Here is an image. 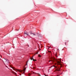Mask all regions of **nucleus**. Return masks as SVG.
<instances>
[{
  "mask_svg": "<svg viewBox=\"0 0 76 76\" xmlns=\"http://www.w3.org/2000/svg\"><path fill=\"white\" fill-rule=\"evenodd\" d=\"M26 68H25L23 70H20L19 69L17 70L19 72H23L24 73H25V72L26 70Z\"/></svg>",
  "mask_w": 76,
  "mask_h": 76,
  "instance_id": "1",
  "label": "nucleus"
},
{
  "mask_svg": "<svg viewBox=\"0 0 76 76\" xmlns=\"http://www.w3.org/2000/svg\"><path fill=\"white\" fill-rule=\"evenodd\" d=\"M57 63L58 65H60V67H62V65L61 64H60V63H61V62L60 61H57Z\"/></svg>",
  "mask_w": 76,
  "mask_h": 76,
  "instance_id": "2",
  "label": "nucleus"
},
{
  "mask_svg": "<svg viewBox=\"0 0 76 76\" xmlns=\"http://www.w3.org/2000/svg\"><path fill=\"white\" fill-rule=\"evenodd\" d=\"M50 58L51 59H52V60L51 61H49V62L50 61H54V60H55V58H54L52 57Z\"/></svg>",
  "mask_w": 76,
  "mask_h": 76,
  "instance_id": "3",
  "label": "nucleus"
},
{
  "mask_svg": "<svg viewBox=\"0 0 76 76\" xmlns=\"http://www.w3.org/2000/svg\"><path fill=\"white\" fill-rule=\"evenodd\" d=\"M34 56H33L32 58H31L30 59L31 60H33V61H35L36 60H35V59H34Z\"/></svg>",
  "mask_w": 76,
  "mask_h": 76,
  "instance_id": "4",
  "label": "nucleus"
},
{
  "mask_svg": "<svg viewBox=\"0 0 76 76\" xmlns=\"http://www.w3.org/2000/svg\"><path fill=\"white\" fill-rule=\"evenodd\" d=\"M28 32H25L24 33V34L25 35H29H29L28 34Z\"/></svg>",
  "mask_w": 76,
  "mask_h": 76,
  "instance_id": "5",
  "label": "nucleus"
},
{
  "mask_svg": "<svg viewBox=\"0 0 76 76\" xmlns=\"http://www.w3.org/2000/svg\"><path fill=\"white\" fill-rule=\"evenodd\" d=\"M30 33L31 34H33V35H35V34L34 33H32V32L31 31H30Z\"/></svg>",
  "mask_w": 76,
  "mask_h": 76,
  "instance_id": "6",
  "label": "nucleus"
},
{
  "mask_svg": "<svg viewBox=\"0 0 76 76\" xmlns=\"http://www.w3.org/2000/svg\"><path fill=\"white\" fill-rule=\"evenodd\" d=\"M60 68H58L57 69H56L57 71H60Z\"/></svg>",
  "mask_w": 76,
  "mask_h": 76,
  "instance_id": "7",
  "label": "nucleus"
},
{
  "mask_svg": "<svg viewBox=\"0 0 76 76\" xmlns=\"http://www.w3.org/2000/svg\"><path fill=\"white\" fill-rule=\"evenodd\" d=\"M8 60L7 59H4V61H7Z\"/></svg>",
  "mask_w": 76,
  "mask_h": 76,
  "instance_id": "8",
  "label": "nucleus"
},
{
  "mask_svg": "<svg viewBox=\"0 0 76 76\" xmlns=\"http://www.w3.org/2000/svg\"><path fill=\"white\" fill-rule=\"evenodd\" d=\"M12 73H15V75H16V73L14 72H13Z\"/></svg>",
  "mask_w": 76,
  "mask_h": 76,
  "instance_id": "9",
  "label": "nucleus"
},
{
  "mask_svg": "<svg viewBox=\"0 0 76 76\" xmlns=\"http://www.w3.org/2000/svg\"><path fill=\"white\" fill-rule=\"evenodd\" d=\"M66 42H65V45H66Z\"/></svg>",
  "mask_w": 76,
  "mask_h": 76,
  "instance_id": "10",
  "label": "nucleus"
},
{
  "mask_svg": "<svg viewBox=\"0 0 76 76\" xmlns=\"http://www.w3.org/2000/svg\"><path fill=\"white\" fill-rule=\"evenodd\" d=\"M39 56L40 57H41V56L39 55Z\"/></svg>",
  "mask_w": 76,
  "mask_h": 76,
  "instance_id": "11",
  "label": "nucleus"
},
{
  "mask_svg": "<svg viewBox=\"0 0 76 76\" xmlns=\"http://www.w3.org/2000/svg\"><path fill=\"white\" fill-rule=\"evenodd\" d=\"M29 76H30L31 75V74H28Z\"/></svg>",
  "mask_w": 76,
  "mask_h": 76,
  "instance_id": "12",
  "label": "nucleus"
},
{
  "mask_svg": "<svg viewBox=\"0 0 76 76\" xmlns=\"http://www.w3.org/2000/svg\"><path fill=\"white\" fill-rule=\"evenodd\" d=\"M36 54H38V52L36 53Z\"/></svg>",
  "mask_w": 76,
  "mask_h": 76,
  "instance_id": "13",
  "label": "nucleus"
},
{
  "mask_svg": "<svg viewBox=\"0 0 76 76\" xmlns=\"http://www.w3.org/2000/svg\"><path fill=\"white\" fill-rule=\"evenodd\" d=\"M1 57H2V56H1Z\"/></svg>",
  "mask_w": 76,
  "mask_h": 76,
  "instance_id": "14",
  "label": "nucleus"
},
{
  "mask_svg": "<svg viewBox=\"0 0 76 76\" xmlns=\"http://www.w3.org/2000/svg\"><path fill=\"white\" fill-rule=\"evenodd\" d=\"M57 76H59V75H58Z\"/></svg>",
  "mask_w": 76,
  "mask_h": 76,
  "instance_id": "15",
  "label": "nucleus"
},
{
  "mask_svg": "<svg viewBox=\"0 0 76 76\" xmlns=\"http://www.w3.org/2000/svg\"><path fill=\"white\" fill-rule=\"evenodd\" d=\"M33 74H34V72H33Z\"/></svg>",
  "mask_w": 76,
  "mask_h": 76,
  "instance_id": "16",
  "label": "nucleus"
},
{
  "mask_svg": "<svg viewBox=\"0 0 76 76\" xmlns=\"http://www.w3.org/2000/svg\"><path fill=\"white\" fill-rule=\"evenodd\" d=\"M59 49H57V50H58Z\"/></svg>",
  "mask_w": 76,
  "mask_h": 76,
  "instance_id": "17",
  "label": "nucleus"
},
{
  "mask_svg": "<svg viewBox=\"0 0 76 76\" xmlns=\"http://www.w3.org/2000/svg\"><path fill=\"white\" fill-rule=\"evenodd\" d=\"M27 63L26 65H27Z\"/></svg>",
  "mask_w": 76,
  "mask_h": 76,
  "instance_id": "18",
  "label": "nucleus"
},
{
  "mask_svg": "<svg viewBox=\"0 0 76 76\" xmlns=\"http://www.w3.org/2000/svg\"><path fill=\"white\" fill-rule=\"evenodd\" d=\"M14 70H15V68H14Z\"/></svg>",
  "mask_w": 76,
  "mask_h": 76,
  "instance_id": "19",
  "label": "nucleus"
},
{
  "mask_svg": "<svg viewBox=\"0 0 76 76\" xmlns=\"http://www.w3.org/2000/svg\"><path fill=\"white\" fill-rule=\"evenodd\" d=\"M55 67H56V68H57V67H56V66H55Z\"/></svg>",
  "mask_w": 76,
  "mask_h": 76,
  "instance_id": "20",
  "label": "nucleus"
},
{
  "mask_svg": "<svg viewBox=\"0 0 76 76\" xmlns=\"http://www.w3.org/2000/svg\"><path fill=\"white\" fill-rule=\"evenodd\" d=\"M67 42H68V41H67Z\"/></svg>",
  "mask_w": 76,
  "mask_h": 76,
  "instance_id": "21",
  "label": "nucleus"
},
{
  "mask_svg": "<svg viewBox=\"0 0 76 76\" xmlns=\"http://www.w3.org/2000/svg\"><path fill=\"white\" fill-rule=\"evenodd\" d=\"M50 53H51V51H50Z\"/></svg>",
  "mask_w": 76,
  "mask_h": 76,
  "instance_id": "22",
  "label": "nucleus"
},
{
  "mask_svg": "<svg viewBox=\"0 0 76 76\" xmlns=\"http://www.w3.org/2000/svg\"><path fill=\"white\" fill-rule=\"evenodd\" d=\"M0 60H1V59H0Z\"/></svg>",
  "mask_w": 76,
  "mask_h": 76,
  "instance_id": "23",
  "label": "nucleus"
},
{
  "mask_svg": "<svg viewBox=\"0 0 76 76\" xmlns=\"http://www.w3.org/2000/svg\"><path fill=\"white\" fill-rule=\"evenodd\" d=\"M12 68H13V67H12Z\"/></svg>",
  "mask_w": 76,
  "mask_h": 76,
  "instance_id": "24",
  "label": "nucleus"
}]
</instances>
